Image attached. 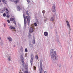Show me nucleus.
Wrapping results in <instances>:
<instances>
[{"label": "nucleus", "instance_id": "nucleus-1", "mask_svg": "<svg viewBox=\"0 0 73 73\" xmlns=\"http://www.w3.org/2000/svg\"><path fill=\"white\" fill-rule=\"evenodd\" d=\"M50 55L52 59V60H56L57 57H58L56 54V51L53 50V49H51L50 51Z\"/></svg>", "mask_w": 73, "mask_h": 73}, {"label": "nucleus", "instance_id": "nucleus-2", "mask_svg": "<svg viewBox=\"0 0 73 73\" xmlns=\"http://www.w3.org/2000/svg\"><path fill=\"white\" fill-rule=\"evenodd\" d=\"M26 14L27 15L26 16V19L27 21V23L28 25H29V24H30V21L31 20V16L29 15L28 11L26 12Z\"/></svg>", "mask_w": 73, "mask_h": 73}, {"label": "nucleus", "instance_id": "nucleus-3", "mask_svg": "<svg viewBox=\"0 0 73 73\" xmlns=\"http://www.w3.org/2000/svg\"><path fill=\"white\" fill-rule=\"evenodd\" d=\"M10 20L11 21H13V23L15 24H16V21H15V17L14 16H12V18H11Z\"/></svg>", "mask_w": 73, "mask_h": 73}, {"label": "nucleus", "instance_id": "nucleus-4", "mask_svg": "<svg viewBox=\"0 0 73 73\" xmlns=\"http://www.w3.org/2000/svg\"><path fill=\"white\" fill-rule=\"evenodd\" d=\"M40 68H39V73H42V63H40Z\"/></svg>", "mask_w": 73, "mask_h": 73}, {"label": "nucleus", "instance_id": "nucleus-5", "mask_svg": "<svg viewBox=\"0 0 73 73\" xmlns=\"http://www.w3.org/2000/svg\"><path fill=\"white\" fill-rule=\"evenodd\" d=\"M52 12H56V8H55V5L53 4L52 9Z\"/></svg>", "mask_w": 73, "mask_h": 73}, {"label": "nucleus", "instance_id": "nucleus-6", "mask_svg": "<svg viewBox=\"0 0 73 73\" xmlns=\"http://www.w3.org/2000/svg\"><path fill=\"white\" fill-rule=\"evenodd\" d=\"M4 10L5 11L7 15H8L9 13V11H8V10L7 9V8L5 7L4 8Z\"/></svg>", "mask_w": 73, "mask_h": 73}, {"label": "nucleus", "instance_id": "nucleus-7", "mask_svg": "<svg viewBox=\"0 0 73 73\" xmlns=\"http://www.w3.org/2000/svg\"><path fill=\"white\" fill-rule=\"evenodd\" d=\"M9 29H11V30H12V29H13V30H14L15 31L16 30L15 29H16V28L15 27H12V26H10L9 27Z\"/></svg>", "mask_w": 73, "mask_h": 73}, {"label": "nucleus", "instance_id": "nucleus-8", "mask_svg": "<svg viewBox=\"0 0 73 73\" xmlns=\"http://www.w3.org/2000/svg\"><path fill=\"white\" fill-rule=\"evenodd\" d=\"M30 32V33H32V32H33V29L32 27H30L29 29V31Z\"/></svg>", "mask_w": 73, "mask_h": 73}, {"label": "nucleus", "instance_id": "nucleus-9", "mask_svg": "<svg viewBox=\"0 0 73 73\" xmlns=\"http://www.w3.org/2000/svg\"><path fill=\"white\" fill-rule=\"evenodd\" d=\"M24 68L25 70H28V65L27 64H26Z\"/></svg>", "mask_w": 73, "mask_h": 73}, {"label": "nucleus", "instance_id": "nucleus-10", "mask_svg": "<svg viewBox=\"0 0 73 73\" xmlns=\"http://www.w3.org/2000/svg\"><path fill=\"white\" fill-rule=\"evenodd\" d=\"M44 35L46 36H48V32H45L44 33Z\"/></svg>", "mask_w": 73, "mask_h": 73}, {"label": "nucleus", "instance_id": "nucleus-11", "mask_svg": "<svg viewBox=\"0 0 73 73\" xmlns=\"http://www.w3.org/2000/svg\"><path fill=\"white\" fill-rule=\"evenodd\" d=\"M21 9V8L20 7V6H18L17 7V9L18 11H20Z\"/></svg>", "mask_w": 73, "mask_h": 73}, {"label": "nucleus", "instance_id": "nucleus-12", "mask_svg": "<svg viewBox=\"0 0 73 73\" xmlns=\"http://www.w3.org/2000/svg\"><path fill=\"white\" fill-rule=\"evenodd\" d=\"M66 23H67V25L68 26V27H69V28H70V25L69 24V21H66Z\"/></svg>", "mask_w": 73, "mask_h": 73}, {"label": "nucleus", "instance_id": "nucleus-13", "mask_svg": "<svg viewBox=\"0 0 73 73\" xmlns=\"http://www.w3.org/2000/svg\"><path fill=\"white\" fill-rule=\"evenodd\" d=\"M54 17L55 16L53 15L52 17L51 18V19L50 20V21H53V20H54Z\"/></svg>", "mask_w": 73, "mask_h": 73}, {"label": "nucleus", "instance_id": "nucleus-14", "mask_svg": "<svg viewBox=\"0 0 73 73\" xmlns=\"http://www.w3.org/2000/svg\"><path fill=\"white\" fill-rule=\"evenodd\" d=\"M7 39H8L9 41H12V39L10 37H7Z\"/></svg>", "mask_w": 73, "mask_h": 73}, {"label": "nucleus", "instance_id": "nucleus-15", "mask_svg": "<svg viewBox=\"0 0 73 73\" xmlns=\"http://www.w3.org/2000/svg\"><path fill=\"white\" fill-rule=\"evenodd\" d=\"M2 1L3 3H5V4H7V1H6L5 0H2Z\"/></svg>", "mask_w": 73, "mask_h": 73}, {"label": "nucleus", "instance_id": "nucleus-16", "mask_svg": "<svg viewBox=\"0 0 73 73\" xmlns=\"http://www.w3.org/2000/svg\"><path fill=\"white\" fill-rule=\"evenodd\" d=\"M21 61L22 62V63H23V66H24V65H25V63H24V60L22 59L21 60Z\"/></svg>", "mask_w": 73, "mask_h": 73}, {"label": "nucleus", "instance_id": "nucleus-17", "mask_svg": "<svg viewBox=\"0 0 73 73\" xmlns=\"http://www.w3.org/2000/svg\"><path fill=\"white\" fill-rule=\"evenodd\" d=\"M4 12V10L3 9H0V12L1 13H3Z\"/></svg>", "mask_w": 73, "mask_h": 73}, {"label": "nucleus", "instance_id": "nucleus-18", "mask_svg": "<svg viewBox=\"0 0 73 73\" xmlns=\"http://www.w3.org/2000/svg\"><path fill=\"white\" fill-rule=\"evenodd\" d=\"M33 58H32L30 60V62H31V64H32L33 62Z\"/></svg>", "mask_w": 73, "mask_h": 73}, {"label": "nucleus", "instance_id": "nucleus-19", "mask_svg": "<svg viewBox=\"0 0 73 73\" xmlns=\"http://www.w3.org/2000/svg\"><path fill=\"white\" fill-rule=\"evenodd\" d=\"M15 3L16 4H17V3H18V2H19V1L18 0H16L15 1Z\"/></svg>", "mask_w": 73, "mask_h": 73}, {"label": "nucleus", "instance_id": "nucleus-20", "mask_svg": "<svg viewBox=\"0 0 73 73\" xmlns=\"http://www.w3.org/2000/svg\"><path fill=\"white\" fill-rule=\"evenodd\" d=\"M7 60H9V61H11V56H9V57L7 59Z\"/></svg>", "mask_w": 73, "mask_h": 73}, {"label": "nucleus", "instance_id": "nucleus-21", "mask_svg": "<svg viewBox=\"0 0 73 73\" xmlns=\"http://www.w3.org/2000/svg\"><path fill=\"white\" fill-rule=\"evenodd\" d=\"M24 24H25V26L26 25V24H27V20H24Z\"/></svg>", "mask_w": 73, "mask_h": 73}, {"label": "nucleus", "instance_id": "nucleus-22", "mask_svg": "<svg viewBox=\"0 0 73 73\" xmlns=\"http://www.w3.org/2000/svg\"><path fill=\"white\" fill-rule=\"evenodd\" d=\"M23 18L24 20H26V17L25 16V15H24V14L23 15Z\"/></svg>", "mask_w": 73, "mask_h": 73}, {"label": "nucleus", "instance_id": "nucleus-23", "mask_svg": "<svg viewBox=\"0 0 73 73\" xmlns=\"http://www.w3.org/2000/svg\"><path fill=\"white\" fill-rule=\"evenodd\" d=\"M33 44H35V39L33 40Z\"/></svg>", "mask_w": 73, "mask_h": 73}, {"label": "nucleus", "instance_id": "nucleus-24", "mask_svg": "<svg viewBox=\"0 0 73 73\" xmlns=\"http://www.w3.org/2000/svg\"><path fill=\"white\" fill-rule=\"evenodd\" d=\"M35 58L36 59V60H38V56L36 55L35 56Z\"/></svg>", "mask_w": 73, "mask_h": 73}, {"label": "nucleus", "instance_id": "nucleus-25", "mask_svg": "<svg viewBox=\"0 0 73 73\" xmlns=\"http://www.w3.org/2000/svg\"><path fill=\"white\" fill-rule=\"evenodd\" d=\"M33 69L35 70H36V66H33Z\"/></svg>", "mask_w": 73, "mask_h": 73}, {"label": "nucleus", "instance_id": "nucleus-26", "mask_svg": "<svg viewBox=\"0 0 73 73\" xmlns=\"http://www.w3.org/2000/svg\"><path fill=\"white\" fill-rule=\"evenodd\" d=\"M21 52H23V47H21Z\"/></svg>", "mask_w": 73, "mask_h": 73}, {"label": "nucleus", "instance_id": "nucleus-27", "mask_svg": "<svg viewBox=\"0 0 73 73\" xmlns=\"http://www.w3.org/2000/svg\"><path fill=\"white\" fill-rule=\"evenodd\" d=\"M3 16L4 17H5V16H6V14H5V13H4L3 14Z\"/></svg>", "mask_w": 73, "mask_h": 73}, {"label": "nucleus", "instance_id": "nucleus-28", "mask_svg": "<svg viewBox=\"0 0 73 73\" xmlns=\"http://www.w3.org/2000/svg\"><path fill=\"white\" fill-rule=\"evenodd\" d=\"M23 55H21V58H23Z\"/></svg>", "mask_w": 73, "mask_h": 73}, {"label": "nucleus", "instance_id": "nucleus-29", "mask_svg": "<svg viewBox=\"0 0 73 73\" xmlns=\"http://www.w3.org/2000/svg\"><path fill=\"white\" fill-rule=\"evenodd\" d=\"M10 1H11L12 2H14L15 0H10Z\"/></svg>", "mask_w": 73, "mask_h": 73}, {"label": "nucleus", "instance_id": "nucleus-30", "mask_svg": "<svg viewBox=\"0 0 73 73\" xmlns=\"http://www.w3.org/2000/svg\"><path fill=\"white\" fill-rule=\"evenodd\" d=\"M42 12L43 13H45V10H43L42 11Z\"/></svg>", "mask_w": 73, "mask_h": 73}, {"label": "nucleus", "instance_id": "nucleus-31", "mask_svg": "<svg viewBox=\"0 0 73 73\" xmlns=\"http://www.w3.org/2000/svg\"><path fill=\"white\" fill-rule=\"evenodd\" d=\"M6 16H7V18H9V17L10 16H9V15H7Z\"/></svg>", "mask_w": 73, "mask_h": 73}, {"label": "nucleus", "instance_id": "nucleus-32", "mask_svg": "<svg viewBox=\"0 0 73 73\" xmlns=\"http://www.w3.org/2000/svg\"><path fill=\"white\" fill-rule=\"evenodd\" d=\"M34 57V56H33V55H31V58H33Z\"/></svg>", "mask_w": 73, "mask_h": 73}, {"label": "nucleus", "instance_id": "nucleus-33", "mask_svg": "<svg viewBox=\"0 0 73 73\" xmlns=\"http://www.w3.org/2000/svg\"><path fill=\"white\" fill-rule=\"evenodd\" d=\"M25 52H27L28 50H27V48H26L25 49Z\"/></svg>", "mask_w": 73, "mask_h": 73}, {"label": "nucleus", "instance_id": "nucleus-34", "mask_svg": "<svg viewBox=\"0 0 73 73\" xmlns=\"http://www.w3.org/2000/svg\"><path fill=\"white\" fill-rule=\"evenodd\" d=\"M34 25L35 26H37V23H35Z\"/></svg>", "mask_w": 73, "mask_h": 73}, {"label": "nucleus", "instance_id": "nucleus-35", "mask_svg": "<svg viewBox=\"0 0 73 73\" xmlns=\"http://www.w3.org/2000/svg\"><path fill=\"white\" fill-rule=\"evenodd\" d=\"M24 73H29V72H28V70H27V71H26Z\"/></svg>", "mask_w": 73, "mask_h": 73}, {"label": "nucleus", "instance_id": "nucleus-36", "mask_svg": "<svg viewBox=\"0 0 73 73\" xmlns=\"http://www.w3.org/2000/svg\"><path fill=\"white\" fill-rule=\"evenodd\" d=\"M7 22L8 23H10V21H9V20H7Z\"/></svg>", "mask_w": 73, "mask_h": 73}, {"label": "nucleus", "instance_id": "nucleus-37", "mask_svg": "<svg viewBox=\"0 0 73 73\" xmlns=\"http://www.w3.org/2000/svg\"><path fill=\"white\" fill-rule=\"evenodd\" d=\"M40 63H42V60H40Z\"/></svg>", "mask_w": 73, "mask_h": 73}, {"label": "nucleus", "instance_id": "nucleus-38", "mask_svg": "<svg viewBox=\"0 0 73 73\" xmlns=\"http://www.w3.org/2000/svg\"><path fill=\"white\" fill-rule=\"evenodd\" d=\"M27 1L28 3H29V2H30V1L29 0H27Z\"/></svg>", "mask_w": 73, "mask_h": 73}, {"label": "nucleus", "instance_id": "nucleus-39", "mask_svg": "<svg viewBox=\"0 0 73 73\" xmlns=\"http://www.w3.org/2000/svg\"><path fill=\"white\" fill-rule=\"evenodd\" d=\"M37 24H39V22H38V21H37Z\"/></svg>", "mask_w": 73, "mask_h": 73}, {"label": "nucleus", "instance_id": "nucleus-40", "mask_svg": "<svg viewBox=\"0 0 73 73\" xmlns=\"http://www.w3.org/2000/svg\"><path fill=\"white\" fill-rule=\"evenodd\" d=\"M25 57H27V54H25Z\"/></svg>", "mask_w": 73, "mask_h": 73}, {"label": "nucleus", "instance_id": "nucleus-41", "mask_svg": "<svg viewBox=\"0 0 73 73\" xmlns=\"http://www.w3.org/2000/svg\"><path fill=\"white\" fill-rule=\"evenodd\" d=\"M44 73H46V72L45 71L44 72Z\"/></svg>", "mask_w": 73, "mask_h": 73}, {"label": "nucleus", "instance_id": "nucleus-42", "mask_svg": "<svg viewBox=\"0 0 73 73\" xmlns=\"http://www.w3.org/2000/svg\"><path fill=\"white\" fill-rule=\"evenodd\" d=\"M0 40H1V37H0Z\"/></svg>", "mask_w": 73, "mask_h": 73}, {"label": "nucleus", "instance_id": "nucleus-43", "mask_svg": "<svg viewBox=\"0 0 73 73\" xmlns=\"http://www.w3.org/2000/svg\"><path fill=\"white\" fill-rule=\"evenodd\" d=\"M0 2H1V0H0Z\"/></svg>", "mask_w": 73, "mask_h": 73}, {"label": "nucleus", "instance_id": "nucleus-44", "mask_svg": "<svg viewBox=\"0 0 73 73\" xmlns=\"http://www.w3.org/2000/svg\"><path fill=\"white\" fill-rule=\"evenodd\" d=\"M4 25V27H5V25Z\"/></svg>", "mask_w": 73, "mask_h": 73}]
</instances>
